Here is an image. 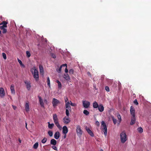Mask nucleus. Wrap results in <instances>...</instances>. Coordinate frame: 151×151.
<instances>
[{
  "label": "nucleus",
  "instance_id": "5701e85b",
  "mask_svg": "<svg viewBox=\"0 0 151 151\" xmlns=\"http://www.w3.org/2000/svg\"><path fill=\"white\" fill-rule=\"evenodd\" d=\"M50 144L51 145H55L57 144V141L54 139H52L50 140Z\"/></svg>",
  "mask_w": 151,
  "mask_h": 151
},
{
  "label": "nucleus",
  "instance_id": "ea45409f",
  "mask_svg": "<svg viewBox=\"0 0 151 151\" xmlns=\"http://www.w3.org/2000/svg\"><path fill=\"white\" fill-rule=\"evenodd\" d=\"M70 103V105L71 106H76V104H75V103H73L71 101H69Z\"/></svg>",
  "mask_w": 151,
  "mask_h": 151
},
{
  "label": "nucleus",
  "instance_id": "c85d7f7f",
  "mask_svg": "<svg viewBox=\"0 0 151 151\" xmlns=\"http://www.w3.org/2000/svg\"><path fill=\"white\" fill-rule=\"evenodd\" d=\"M69 110L68 109H66L65 113L66 116L68 117L69 116Z\"/></svg>",
  "mask_w": 151,
  "mask_h": 151
},
{
  "label": "nucleus",
  "instance_id": "aec40b11",
  "mask_svg": "<svg viewBox=\"0 0 151 151\" xmlns=\"http://www.w3.org/2000/svg\"><path fill=\"white\" fill-rule=\"evenodd\" d=\"M60 137V134L59 132L57 131L55 132L54 137L56 139H58Z\"/></svg>",
  "mask_w": 151,
  "mask_h": 151
},
{
  "label": "nucleus",
  "instance_id": "c9c22d12",
  "mask_svg": "<svg viewBox=\"0 0 151 151\" xmlns=\"http://www.w3.org/2000/svg\"><path fill=\"white\" fill-rule=\"evenodd\" d=\"M26 53L27 56L28 58H29L31 54L29 51H27Z\"/></svg>",
  "mask_w": 151,
  "mask_h": 151
},
{
  "label": "nucleus",
  "instance_id": "cd10ccee",
  "mask_svg": "<svg viewBox=\"0 0 151 151\" xmlns=\"http://www.w3.org/2000/svg\"><path fill=\"white\" fill-rule=\"evenodd\" d=\"M18 61L19 63L20 64V65H21V66H22V67H23L24 68L25 67V66L22 63V61L20 60H19V59H18Z\"/></svg>",
  "mask_w": 151,
  "mask_h": 151
},
{
  "label": "nucleus",
  "instance_id": "7ed1b4c3",
  "mask_svg": "<svg viewBox=\"0 0 151 151\" xmlns=\"http://www.w3.org/2000/svg\"><path fill=\"white\" fill-rule=\"evenodd\" d=\"M121 142L124 143L127 140V138L124 131L122 132L120 134Z\"/></svg>",
  "mask_w": 151,
  "mask_h": 151
},
{
  "label": "nucleus",
  "instance_id": "864d4df0",
  "mask_svg": "<svg viewBox=\"0 0 151 151\" xmlns=\"http://www.w3.org/2000/svg\"><path fill=\"white\" fill-rule=\"evenodd\" d=\"M25 127L27 129H28L27 128V124L26 122H25Z\"/></svg>",
  "mask_w": 151,
  "mask_h": 151
},
{
  "label": "nucleus",
  "instance_id": "423d86ee",
  "mask_svg": "<svg viewBox=\"0 0 151 151\" xmlns=\"http://www.w3.org/2000/svg\"><path fill=\"white\" fill-rule=\"evenodd\" d=\"M83 105L85 108H89L90 105V103L89 101H82Z\"/></svg>",
  "mask_w": 151,
  "mask_h": 151
},
{
  "label": "nucleus",
  "instance_id": "f8f14e48",
  "mask_svg": "<svg viewBox=\"0 0 151 151\" xmlns=\"http://www.w3.org/2000/svg\"><path fill=\"white\" fill-rule=\"evenodd\" d=\"M24 82L26 85L27 89L28 90H29L31 87L30 81H25Z\"/></svg>",
  "mask_w": 151,
  "mask_h": 151
},
{
  "label": "nucleus",
  "instance_id": "a18cd8bd",
  "mask_svg": "<svg viewBox=\"0 0 151 151\" xmlns=\"http://www.w3.org/2000/svg\"><path fill=\"white\" fill-rule=\"evenodd\" d=\"M52 148L55 150H57V148L55 146V145L53 146L52 147Z\"/></svg>",
  "mask_w": 151,
  "mask_h": 151
},
{
  "label": "nucleus",
  "instance_id": "6ab92c4d",
  "mask_svg": "<svg viewBox=\"0 0 151 151\" xmlns=\"http://www.w3.org/2000/svg\"><path fill=\"white\" fill-rule=\"evenodd\" d=\"M39 101L40 102V104L42 107H44V103L43 101V100L42 99V98L40 96H39Z\"/></svg>",
  "mask_w": 151,
  "mask_h": 151
},
{
  "label": "nucleus",
  "instance_id": "13d9d810",
  "mask_svg": "<svg viewBox=\"0 0 151 151\" xmlns=\"http://www.w3.org/2000/svg\"><path fill=\"white\" fill-rule=\"evenodd\" d=\"M100 151H103V150H102L101 149Z\"/></svg>",
  "mask_w": 151,
  "mask_h": 151
},
{
  "label": "nucleus",
  "instance_id": "f3484780",
  "mask_svg": "<svg viewBox=\"0 0 151 151\" xmlns=\"http://www.w3.org/2000/svg\"><path fill=\"white\" fill-rule=\"evenodd\" d=\"M98 108L100 112H102L104 110V108L102 104H100Z\"/></svg>",
  "mask_w": 151,
  "mask_h": 151
},
{
  "label": "nucleus",
  "instance_id": "412c9836",
  "mask_svg": "<svg viewBox=\"0 0 151 151\" xmlns=\"http://www.w3.org/2000/svg\"><path fill=\"white\" fill-rule=\"evenodd\" d=\"M25 109L26 112H28L29 111V104L28 102H26L25 104Z\"/></svg>",
  "mask_w": 151,
  "mask_h": 151
},
{
  "label": "nucleus",
  "instance_id": "a19ab883",
  "mask_svg": "<svg viewBox=\"0 0 151 151\" xmlns=\"http://www.w3.org/2000/svg\"><path fill=\"white\" fill-rule=\"evenodd\" d=\"M69 73L70 74H73L74 70L73 69H71L69 70Z\"/></svg>",
  "mask_w": 151,
  "mask_h": 151
},
{
  "label": "nucleus",
  "instance_id": "ddd939ff",
  "mask_svg": "<svg viewBox=\"0 0 151 151\" xmlns=\"http://www.w3.org/2000/svg\"><path fill=\"white\" fill-rule=\"evenodd\" d=\"M68 132V129L67 127L64 126L63 128V134H66Z\"/></svg>",
  "mask_w": 151,
  "mask_h": 151
},
{
  "label": "nucleus",
  "instance_id": "473e14b6",
  "mask_svg": "<svg viewBox=\"0 0 151 151\" xmlns=\"http://www.w3.org/2000/svg\"><path fill=\"white\" fill-rule=\"evenodd\" d=\"M137 130L138 132L140 133H141L143 132V130L142 128L141 127H139L137 129Z\"/></svg>",
  "mask_w": 151,
  "mask_h": 151
},
{
  "label": "nucleus",
  "instance_id": "bb28decb",
  "mask_svg": "<svg viewBox=\"0 0 151 151\" xmlns=\"http://www.w3.org/2000/svg\"><path fill=\"white\" fill-rule=\"evenodd\" d=\"M39 68H40V72L41 73L43 74L44 73V70L43 69V67L42 65H40L39 66Z\"/></svg>",
  "mask_w": 151,
  "mask_h": 151
},
{
  "label": "nucleus",
  "instance_id": "79ce46f5",
  "mask_svg": "<svg viewBox=\"0 0 151 151\" xmlns=\"http://www.w3.org/2000/svg\"><path fill=\"white\" fill-rule=\"evenodd\" d=\"M112 120H113V121L114 124H116V121H117L116 119H114V118H112Z\"/></svg>",
  "mask_w": 151,
  "mask_h": 151
},
{
  "label": "nucleus",
  "instance_id": "3c124183",
  "mask_svg": "<svg viewBox=\"0 0 151 151\" xmlns=\"http://www.w3.org/2000/svg\"><path fill=\"white\" fill-rule=\"evenodd\" d=\"M12 106L13 108V109L14 110H15L16 109L17 107L16 106H14L13 105H12Z\"/></svg>",
  "mask_w": 151,
  "mask_h": 151
},
{
  "label": "nucleus",
  "instance_id": "052dcab7",
  "mask_svg": "<svg viewBox=\"0 0 151 151\" xmlns=\"http://www.w3.org/2000/svg\"><path fill=\"white\" fill-rule=\"evenodd\" d=\"M1 120V118L0 117V120Z\"/></svg>",
  "mask_w": 151,
  "mask_h": 151
},
{
  "label": "nucleus",
  "instance_id": "2f4dec72",
  "mask_svg": "<svg viewBox=\"0 0 151 151\" xmlns=\"http://www.w3.org/2000/svg\"><path fill=\"white\" fill-rule=\"evenodd\" d=\"M38 146V144L37 142L35 143L33 145V148L35 149H36L37 148Z\"/></svg>",
  "mask_w": 151,
  "mask_h": 151
},
{
  "label": "nucleus",
  "instance_id": "c03bdc74",
  "mask_svg": "<svg viewBox=\"0 0 151 151\" xmlns=\"http://www.w3.org/2000/svg\"><path fill=\"white\" fill-rule=\"evenodd\" d=\"M105 90L108 92L109 91V88L108 86H106L105 87Z\"/></svg>",
  "mask_w": 151,
  "mask_h": 151
},
{
  "label": "nucleus",
  "instance_id": "72a5a7b5",
  "mask_svg": "<svg viewBox=\"0 0 151 151\" xmlns=\"http://www.w3.org/2000/svg\"><path fill=\"white\" fill-rule=\"evenodd\" d=\"M48 134L50 137H52L53 135V132L51 131H49L48 132Z\"/></svg>",
  "mask_w": 151,
  "mask_h": 151
},
{
  "label": "nucleus",
  "instance_id": "0eeeda50",
  "mask_svg": "<svg viewBox=\"0 0 151 151\" xmlns=\"http://www.w3.org/2000/svg\"><path fill=\"white\" fill-rule=\"evenodd\" d=\"M60 103V101L58 100L57 99L54 98L53 99L52 101V104L53 106L55 107L56 106H57L58 104Z\"/></svg>",
  "mask_w": 151,
  "mask_h": 151
},
{
  "label": "nucleus",
  "instance_id": "f257e3e1",
  "mask_svg": "<svg viewBox=\"0 0 151 151\" xmlns=\"http://www.w3.org/2000/svg\"><path fill=\"white\" fill-rule=\"evenodd\" d=\"M31 71L32 73L33 76L36 81L39 79V73L38 70L34 67L31 69Z\"/></svg>",
  "mask_w": 151,
  "mask_h": 151
},
{
  "label": "nucleus",
  "instance_id": "a878e982",
  "mask_svg": "<svg viewBox=\"0 0 151 151\" xmlns=\"http://www.w3.org/2000/svg\"><path fill=\"white\" fill-rule=\"evenodd\" d=\"M56 82L58 83V88L61 89L62 87V84L58 80H56Z\"/></svg>",
  "mask_w": 151,
  "mask_h": 151
},
{
  "label": "nucleus",
  "instance_id": "6e6d98bb",
  "mask_svg": "<svg viewBox=\"0 0 151 151\" xmlns=\"http://www.w3.org/2000/svg\"><path fill=\"white\" fill-rule=\"evenodd\" d=\"M44 101L45 103H47V101L46 99H44Z\"/></svg>",
  "mask_w": 151,
  "mask_h": 151
},
{
  "label": "nucleus",
  "instance_id": "39448f33",
  "mask_svg": "<svg viewBox=\"0 0 151 151\" xmlns=\"http://www.w3.org/2000/svg\"><path fill=\"white\" fill-rule=\"evenodd\" d=\"M101 126L103 127V129L104 133V134L105 136L107 134V128L105 123L104 121H102L101 122Z\"/></svg>",
  "mask_w": 151,
  "mask_h": 151
},
{
  "label": "nucleus",
  "instance_id": "dca6fc26",
  "mask_svg": "<svg viewBox=\"0 0 151 151\" xmlns=\"http://www.w3.org/2000/svg\"><path fill=\"white\" fill-rule=\"evenodd\" d=\"M63 120L64 123L66 124H68L70 122V120L66 116H65L63 118Z\"/></svg>",
  "mask_w": 151,
  "mask_h": 151
},
{
  "label": "nucleus",
  "instance_id": "4d7b16f0",
  "mask_svg": "<svg viewBox=\"0 0 151 151\" xmlns=\"http://www.w3.org/2000/svg\"><path fill=\"white\" fill-rule=\"evenodd\" d=\"M65 134L64 136V138L65 139L66 138V134Z\"/></svg>",
  "mask_w": 151,
  "mask_h": 151
},
{
  "label": "nucleus",
  "instance_id": "b1692460",
  "mask_svg": "<svg viewBox=\"0 0 151 151\" xmlns=\"http://www.w3.org/2000/svg\"><path fill=\"white\" fill-rule=\"evenodd\" d=\"M93 107L94 108H97L98 107L99 105L98 103L96 101H95L93 104Z\"/></svg>",
  "mask_w": 151,
  "mask_h": 151
},
{
  "label": "nucleus",
  "instance_id": "09e8293b",
  "mask_svg": "<svg viewBox=\"0 0 151 151\" xmlns=\"http://www.w3.org/2000/svg\"><path fill=\"white\" fill-rule=\"evenodd\" d=\"M52 58H55L56 57L55 55V54H52Z\"/></svg>",
  "mask_w": 151,
  "mask_h": 151
},
{
  "label": "nucleus",
  "instance_id": "680f3d73",
  "mask_svg": "<svg viewBox=\"0 0 151 151\" xmlns=\"http://www.w3.org/2000/svg\"><path fill=\"white\" fill-rule=\"evenodd\" d=\"M94 88H95V86H94Z\"/></svg>",
  "mask_w": 151,
  "mask_h": 151
},
{
  "label": "nucleus",
  "instance_id": "e433bc0d",
  "mask_svg": "<svg viewBox=\"0 0 151 151\" xmlns=\"http://www.w3.org/2000/svg\"><path fill=\"white\" fill-rule=\"evenodd\" d=\"M2 56L4 59L5 60L6 59V54L4 52L2 53Z\"/></svg>",
  "mask_w": 151,
  "mask_h": 151
},
{
  "label": "nucleus",
  "instance_id": "1a4fd4ad",
  "mask_svg": "<svg viewBox=\"0 0 151 151\" xmlns=\"http://www.w3.org/2000/svg\"><path fill=\"white\" fill-rule=\"evenodd\" d=\"M5 92L3 88H0V97L1 98H4L5 96Z\"/></svg>",
  "mask_w": 151,
  "mask_h": 151
},
{
  "label": "nucleus",
  "instance_id": "393cba45",
  "mask_svg": "<svg viewBox=\"0 0 151 151\" xmlns=\"http://www.w3.org/2000/svg\"><path fill=\"white\" fill-rule=\"evenodd\" d=\"M48 127L49 129H52L53 128V127L54 126V124L53 123L50 124L49 122H48Z\"/></svg>",
  "mask_w": 151,
  "mask_h": 151
},
{
  "label": "nucleus",
  "instance_id": "4c0bfd02",
  "mask_svg": "<svg viewBox=\"0 0 151 151\" xmlns=\"http://www.w3.org/2000/svg\"><path fill=\"white\" fill-rule=\"evenodd\" d=\"M62 68V66H60V67L59 68V69L58 70H57V71L58 73H60L61 72Z\"/></svg>",
  "mask_w": 151,
  "mask_h": 151
},
{
  "label": "nucleus",
  "instance_id": "20e7f679",
  "mask_svg": "<svg viewBox=\"0 0 151 151\" xmlns=\"http://www.w3.org/2000/svg\"><path fill=\"white\" fill-rule=\"evenodd\" d=\"M64 100L65 103V106L66 109H68L70 111L71 110V107L70 105V103L68 101V99L67 97H65Z\"/></svg>",
  "mask_w": 151,
  "mask_h": 151
},
{
  "label": "nucleus",
  "instance_id": "9d476101",
  "mask_svg": "<svg viewBox=\"0 0 151 151\" xmlns=\"http://www.w3.org/2000/svg\"><path fill=\"white\" fill-rule=\"evenodd\" d=\"M130 113L132 116H135V110L134 107L132 106H131L130 110Z\"/></svg>",
  "mask_w": 151,
  "mask_h": 151
},
{
  "label": "nucleus",
  "instance_id": "bf43d9fd",
  "mask_svg": "<svg viewBox=\"0 0 151 151\" xmlns=\"http://www.w3.org/2000/svg\"><path fill=\"white\" fill-rule=\"evenodd\" d=\"M0 33H1V31L0 30Z\"/></svg>",
  "mask_w": 151,
  "mask_h": 151
},
{
  "label": "nucleus",
  "instance_id": "2eb2a0df",
  "mask_svg": "<svg viewBox=\"0 0 151 151\" xmlns=\"http://www.w3.org/2000/svg\"><path fill=\"white\" fill-rule=\"evenodd\" d=\"M63 77L68 81H69L70 80V78L67 73L64 74L63 76Z\"/></svg>",
  "mask_w": 151,
  "mask_h": 151
},
{
  "label": "nucleus",
  "instance_id": "a211bd4d",
  "mask_svg": "<svg viewBox=\"0 0 151 151\" xmlns=\"http://www.w3.org/2000/svg\"><path fill=\"white\" fill-rule=\"evenodd\" d=\"M136 118L135 116L133 117L132 116L131 119V121L130 123L131 125H133L134 124L135 122Z\"/></svg>",
  "mask_w": 151,
  "mask_h": 151
},
{
  "label": "nucleus",
  "instance_id": "603ef678",
  "mask_svg": "<svg viewBox=\"0 0 151 151\" xmlns=\"http://www.w3.org/2000/svg\"><path fill=\"white\" fill-rule=\"evenodd\" d=\"M65 72L67 73L68 72V70L66 68L65 69Z\"/></svg>",
  "mask_w": 151,
  "mask_h": 151
},
{
  "label": "nucleus",
  "instance_id": "f704fd0d",
  "mask_svg": "<svg viewBox=\"0 0 151 151\" xmlns=\"http://www.w3.org/2000/svg\"><path fill=\"white\" fill-rule=\"evenodd\" d=\"M47 141V139L46 138H44L42 140L41 142L42 143H45Z\"/></svg>",
  "mask_w": 151,
  "mask_h": 151
},
{
  "label": "nucleus",
  "instance_id": "f03ea898",
  "mask_svg": "<svg viewBox=\"0 0 151 151\" xmlns=\"http://www.w3.org/2000/svg\"><path fill=\"white\" fill-rule=\"evenodd\" d=\"M53 119L54 123L57 127L59 129H61L62 127L60 125L57 116L56 114H54L53 115Z\"/></svg>",
  "mask_w": 151,
  "mask_h": 151
},
{
  "label": "nucleus",
  "instance_id": "8fccbe9b",
  "mask_svg": "<svg viewBox=\"0 0 151 151\" xmlns=\"http://www.w3.org/2000/svg\"><path fill=\"white\" fill-rule=\"evenodd\" d=\"M61 66H62V67L63 66H66V67H67V65L66 64H63L62 65H61Z\"/></svg>",
  "mask_w": 151,
  "mask_h": 151
},
{
  "label": "nucleus",
  "instance_id": "c756f323",
  "mask_svg": "<svg viewBox=\"0 0 151 151\" xmlns=\"http://www.w3.org/2000/svg\"><path fill=\"white\" fill-rule=\"evenodd\" d=\"M83 113L86 115H88L89 114V112L86 110H85L83 111Z\"/></svg>",
  "mask_w": 151,
  "mask_h": 151
},
{
  "label": "nucleus",
  "instance_id": "37998d69",
  "mask_svg": "<svg viewBox=\"0 0 151 151\" xmlns=\"http://www.w3.org/2000/svg\"><path fill=\"white\" fill-rule=\"evenodd\" d=\"M134 103L135 104V105H138V102L137 99H135L134 101Z\"/></svg>",
  "mask_w": 151,
  "mask_h": 151
},
{
  "label": "nucleus",
  "instance_id": "9b49d317",
  "mask_svg": "<svg viewBox=\"0 0 151 151\" xmlns=\"http://www.w3.org/2000/svg\"><path fill=\"white\" fill-rule=\"evenodd\" d=\"M7 22L5 21L2 22L1 24L0 25H3L2 26H0V29H3V28L7 27Z\"/></svg>",
  "mask_w": 151,
  "mask_h": 151
},
{
  "label": "nucleus",
  "instance_id": "4be33fe9",
  "mask_svg": "<svg viewBox=\"0 0 151 151\" xmlns=\"http://www.w3.org/2000/svg\"><path fill=\"white\" fill-rule=\"evenodd\" d=\"M14 85L13 84H12L11 86L10 90H11V93L12 94H14L15 93V90L14 88Z\"/></svg>",
  "mask_w": 151,
  "mask_h": 151
},
{
  "label": "nucleus",
  "instance_id": "58836bf2",
  "mask_svg": "<svg viewBox=\"0 0 151 151\" xmlns=\"http://www.w3.org/2000/svg\"><path fill=\"white\" fill-rule=\"evenodd\" d=\"M1 30H3V31H2V33H6V32H7V30H6V29H5L4 28H3V29H1Z\"/></svg>",
  "mask_w": 151,
  "mask_h": 151
},
{
  "label": "nucleus",
  "instance_id": "49530a36",
  "mask_svg": "<svg viewBox=\"0 0 151 151\" xmlns=\"http://www.w3.org/2000/svg\"><path fill=\"white\" fill-rule=\"evenodd\" d=\"M96 124L98 126H99L100 125V123H99V122L97 121L96 122Z\"/></svg>",
  "mask_w": 151,
  "mask_h": 151
},
{
  "label": "nucleus",
  "instance_id": "6e6552de",
  "mask_svg": "<svg viewBox=\"0 0 151 151\" xmlns=\"http://www.w3.org/2000/svg\"><path fill=\"white\" fill-rule=\"evenodd\" d=\"M76 132L78 134L81 135L82 134L83 131L79 125H77L76 127Z\"/></svg>",
  "mask_w": 151,
  "mask_h": 151
},
{
  "label": "nucleus",
  "instance_id": "5fc2aeb1",
  "mask_svg": "<svg viewBox=\"0 0 151 151\" xmlns=\"http://www.w3.org/2000/svg\"><path fill=\"white\" fill-rule=\"evenodd\" d=\"M19 141L20 143H21L22 141L20 139H19Z\"/></svg>",
  "mask_w": 151,
  "mask_h": 151
},
{
  "label": "nucleus",
  "instance_id": "4468645a",
  "mask_svg": "<svg viewBox=\"0 0 151 151\" xmlns=\"http://www.w3.org/2000/svg\"><path fill=\"white\" fill-rule=\"evenodd\" d=\"M86 130L87 132L92 137L94 136V134L92 131L88 128H87V127H86Z\"/></svg>",
  "mask_w": 151,
  "mask_h": 151
},
{
  "label": "nucleus",
  "instance_id": "de8ad7c7",
  "mask_svg": "<svg viewBox=\"0 0 151 151\" xmlns=\"http://www.w3.org/2000/svg\"><path fill=\"white\" fill-rule=\"evenodd\" d=\"M118 118L120 120V121H121L122 120L121 116H120V115H119L118 116Z\"/></svg>",
  "mask_w": 151,
  "mask_h": 151
},
{
  "label": "nucleus",
  "instance_id": "7c9ffc66",
  "mask_svg": "<svg viewBox=\"0 0 151 151\" xmlns=\"http://www.w3.org/2000/svg\"><path fill=\"white\" fill-rule=\"evenodd\" d=\"M47 84L49 87H50V82L49 78L48 77L47 78Z\"/></svg>",
  "mask_w": 151,
  "mask_h": 151
}]
</instances>
